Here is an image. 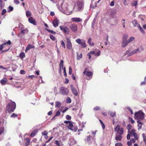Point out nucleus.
Returning <instances> with one entry per match:
<instances>
[{
    "instance_id": "obj_1",
    "label": "nucleus",
    "mask_w": 146,
    "mask_h": 146,
    "mask_svg": "<svg viewBox=\"0 0 146 146\" xmlns=\"http://www.w3.org/2000/svg\"><path fill=\"white\" fill-rule=\"evenodd\" d=\"M59 8L62 12L66 15H69L72 13V9H70L69 7L68 8V4L66 3L62 4Z\"/></svg>"
},
{
    "instance_id": "obj_2",
    "label": "nucleus",
    "mask_w": 146,
    "mask_h": 146,
    "mask_svg": "<svg viewBox=\"0 0 146 146\" xmlns=\"http://www.w3.org/2000/svg\"><path fill=\"white\" fill-rule=\"evenodd\" d=\"M16 105L15 103L13 102H12L9 103L6 107V109L9 112H13L16 108Z\"/></svg>"
},
{
    "instance_id": "obj_3",
    "label": "nucleus",
    "mask_w": 146,
    "mask_h": 146,
    "mask_svg": "<svg viewBox=\"0 0 146 146\" xmlns=\"http://www.w3.org/2000/svg\"><path fill=\"white\" fill-rule=\"evenodd\" d=\"M76 4L78 11H81L83 9L84 7L83 0H77Z\"/></svg>"
},
{
    "instance_id": "obj_4",
    "label": "nucleus",
    "mask_w": 146,
    "mask_h": 146,
    "mask_svg": "<svg viewBox=\"0 0 146 146\" xmlns=\"http://www.w3.org/2000/svg\"><path fill=\"white\" fill-rule=\"evenodd\" d=\"M114 130L116 132V134L122 135L124 132V129L122 127H121L118 124L114 128Z\"/></svg>"
},
{
    "instance_id": "obj_5",
    "label": "nucleus",
    "mask_w": 146,
    "mask_h": 146,
    "mask_svg": "<svg viewBox=\"0 0 146 146\" xmlns=\"http://www.w3.org/2000/svg\"><path fill=\"white\" fill-rule=\"evenodd\" d=\"M144 113L141 111L136 112L135 114V117L137 120H142L144 118Z\"/></svg>"
},
{
    "instance_id": "obj_6",
    "label": "nucleus",
    "mask_w": 146,
    "mask_h": 146,
    "mask_svg": "<svg viewBox=\"0 0 146 146\" xmlns=\"http://www.w3.org/2000/svg\"><path fill=\"white\" fill-rule=\"evenodd\" d=\"M68 92L69 91L66 87H62L60 89V92L63 95H66Z\"/></svg>"
},
{
    "instance_id": "obj_7",
    "label": "nucleus",
    "mask_w": 146,
    "mask_h": 146,
    "mask_svg": "<svg viewBox=\"0 0 146 146\" xmlns=\"http://www.w3.org/2000/svg\"><path fill=\"white\" fill-rule=\"evenodd\" d=\"M60 30L63 32L66 33L67 34H68L70 32V30L69 28L67 26L64 27L62 26H60L59 27Z\"/></svg>"
},
{
    "instance_id": "obj_8",
    "label": "nucleus",
    "mask_w": 146,
    "mask_h": 146,
    "mask_svg": "<svg viewBox=\"0 0 146 146\" xmlns=\"http://www.w3.org/2000/svg\"><path fill=\"white\" fill-rule=\"evenodd\" d=\"M128 133L130 134L131 136H133V137L136 139H138L137 134L136 132V130L134 129H133L131 131H128Z\"/></svg>"
},
{
    "instance_id": "obj_9",
    "label": "nucleus",
    "mask_w": 146,
    "mask_h": 146,
    "mask_svg": "<svg viewBox=\"0 0 146 146\" xmlns=\"http://www.w3.org/2000/svg\"><path fill=\"white\" fill-rule=\"evenodd\" d=\"M66 45L68 48L70 50L72 49V44L70 38L67 37H66Z\"/></svg>"
},
{
    "instance_id": "obj_10",
    "label": "nucleus",
    "mask_w": 146,
    "mask_h": 146,
    "mask_svg": "<svg viewBox=\"0 0 146 146\" xmlns=\"http://www.w3.org/2000/svg\"><path fill=\"white\" fill-rule=\"evenodd\" d=\"M100 51L98 49H96L92 51V54L94 55L96 57L100 56Z\"/></svg>"
},
{
    "instance_id": "obj_11",
    "label": "nucleus",
    "mask_w": 146,
    "mask_h": 146,
    "mask_svg": "<svg viewBox=\"0 0 146 146\" xmlns=\"http://www.w3.org/2000/svg\"><path fill=\"white\" fill-rule=\"evenodd\" d=\"M70 88L73 94L75 96H77L78 94V92L76 88L74 87L72 85H70Z\"/></svg>"
},
{
    "instance_id": "obj_12",
    "label": "nucleus",
    "mask_w": 146,
    "mask_h": 146,
    "mask_svg": "<svg viewBox=\"0 0 146 146\" xmlns=\"http://www.w3.org/2000/svg\"><path fill=\"white\" fill-rule=\"evenodd\" d=\"M70 28L72 31L76 32L77 30V26L75 24H72L70 27Z\"/></svg>"
},
{
    "instance_id": "obj_13",
    "label": "nucleus",
    "mask_w": 146,
    "mask_h": 146,
    "mask_svg": "<svg viewBox=\"0 0 146 146\" xmlns=\"http://www.w3.org/2000/svg\"><path fill=\"white\" fill-rule=\"evenodd\" d=\"M89 69H90V68H86L83 72L84 74H86V76H90L91 75V72L88 71Z\"/></svg>"
},
{
    "instance_id": "obj_14",
    "label": "nucleus",
    "mask_w": 146,
    "mask_h": 146,
    "mask_svg": "<svg viewBox=\"0 0 146 146\" xmlns=\"http://www.w3.org/2000/svg\"><path fill=\"white\" fill-rule=\"evenodd\" d=\"M59 20L57 18L55 19L52 22V24L54 27H56L58 26Z\"/></svg>"
},
{
    "instance_id": "obj_15",
    "label": "nucleus",
    "mask_w": 146,
    "mask_h": 146,
    "mask_svg": "<svg viewBox=\"0 0 146 146\" xmlns=\"http://www.w3.org/2000/svg\"><path fill=\"white\" fill-rule=\"evenodd\" d=\"M32 48H35V46L34 45L31 44H28L25 50V52H27L30 49Z\"/></svg>"
},
{
    "instance_id": "obj_16",
    "label": "nucleus",
    "mask_w": 146,
    "mask_h": 146,
    "mask_svg": "<svg viewBox=\"0 0 146 146\" xmlns=\"http://www.w3.org/2000/svg\"><path fill=\"white\" fill-rule=\"evenodd\" d=\"M29 21V23L33 24V25H36L35 20L32 17H30L28 19Z\"/></svg>"
},
{
    "instance_id": "obj_17",
    "label": "nucleus",
    "mask_w": 146,
    "mask_h": 146,
    "mask_svg": "<svg viewBox=\"0 0 146 146\" xmlns=\"http://www.w3.org/2000/svg\"><path fill=\"white\" fill-rule=\"evenodd\" d=\"M11 42L10 40H9L7 42H6L5 43H3L2 44L0 45V51L2 50L3 48L4 47V45L5 44H7L9 45H10L11 44Z\"/></svg>"
},
{
    "instance_id": "obj_18",
    "label": "nucleus",
    "mask_w": 146,
    "mask_h": 146,
    "mask_svg": "<svg viewBox=\"0 0 146 146\" xmlns=\"http://www.w3.org/2000/svg\"><path fill=\"white\" fill-rule=\"evenodd\" d=\"M122 135L115 134V139L117 141H120L122 139Z\"/></svg>"
},
{
    "instance_id": "obj_19",
    "label": "nucleus",
    "mask_w": 146,
    "mask_h": 146,
    "mask_svg": "<svg viewBox=\"0 0 146 146\" xmlns=\"http://www.w3.org/2000/svg\"><path fill=\"white\" fill-rule=\"evenodd\" d=\"M72 21L75 22H80L82 21L80 18L74 17L71 19Z\"/></svg>"
},
{
    "instance_id": "obj_20",
    "label": "nucleus",
    "mask_w": 146,
    "mask_h": 146,
    "mask_svg": "<svg viewBox=\"0 0 146 146\" xmlns=\"http://www.w3.org/2000/svg\"><path fill=\"white\" fill-rule=\"evenodd\" d=\"M7 81V79L6 78H4L3 79H1L0 81V83L2 85L5 84Z\"/></svg>"
},
{
    "instance_id": "obj_21",
    "label": "nucleus",
    "mask_w": 146,
    "mask_h": 146,
    "mask_svg": "<svg viewBox=\"0 0 146 146\" xmlns=\"http://www.w3.org/2000/svg\"><path fill=\"white\" fill-rule=\"evenodd\" d=\"M128 43L127 41H122L121 46L122 47H125Z\"/></svg>"
},
{
    "instance_id": "obj_22",
    "label": "nucleus",
    "mask_w": 146,
    "mask_h": 146,
    "mask_svg": "<svg viewBox=\"0 0 146 146\" xmlns=\"http://www.w3.org/2000/svg\"><path fill=\"white\" fill-rule=\"evenodd\" d=\"M109 114L111 117H115L116 116L115 112L110 111L109 112Z\"/></svg>"
},
{
    "instance_id": "obj_23",
    "label": "nucleus",
    "mask_w": 146,
    "mask_h": 146,
    "mask_svg": "<svg viewBox=\"0 0 146 146\" xmlns=\"http://www.w3.org/2000/svg\"><path fill=\"white\" fill-rule=\"evenodd\" d=\"M143 50V48L141 47H140L138 48L136 50H135L136 53H139L141 52Z\"/></svg>"
},
{
    "instance_id": "obj_24",
    "label": "nucleus",
    "mask_w": 146,
    "mask_h": 146,
    "mask_svg": "<svg viewBox=\"0 0 146 146\" xmlns=\"http://www.w3.org/2000/svg\"><path fill=\"white\" fill-rule=\"evenodd\" d=\"M62 111V110L60 109L56 113L55 115L53 117V119L56 116H59L60 114V112Z\"/></svg>"
},
{
    "instance_id": "obj_25",
    "label": "nucleus",
    "mask_w": 146,
    "mask_h": 146,
    "mask_svg": "<svg viewBox=\"0 0 146 146\" xmlns=\"http://www.w3.org/2000/svg\"><path fill=\"white\" fill-rule=\"evenodd\" d=\"M55 143L56 144L57 146H62L63 145V144L61 141L59 142L58 140H55Z\"/></svg>"
},
{
    "instance_id": "obj_26",
    "label": "nucleus",
    "mask_w": 146,
    "mask_h": 146,
    "mask_svg": "<svg viewBox=\"0 0 146 146\" xmlns=\"http://www.w3.org/2000/svg\"><path fill=\"white\" fill-rule=\"evenodd\" d=\"M132 23L133 24L134 27L137 26L138 27V25H139L138 24L137 21L136 20H134L132 21Z\"/></svg>"
},
{
    "instance_id": "obj_27",
    "label": "nucleus",
    "mask_w": 146,
    "mask_h": 146,
    "mask_svg": "<svg viewBox=\"0 0 146 146\" xmlns=\"http://www.w3.org/2000/svg\"><path fill=\"white\" fill-rule=\"evenodd\" d=\"M128 35L126 34H124L122 37V41H127V40L128 38Z\"/></svg>"
},
{
    "instance_id": "obj_28",
    "label": "nucleus",
    "mask_w": 146,
    "mask_h": 146,
    "mask_svg": "<svg viewBox=\"0 0 146 146\" xmlns=\"http://www.w3.org/2000/svg\"><path fill=\"white\" fill-rule=\"evenodd\" d=\"M37 131V130H34L31 134L30 136L31 137H33L35 136L36 134Z\"/></svg>"
},
{
    "instance_id": "obj_29",
    "label": "nucleus",
    "mask_w": 146,
    "mask_h": 146,
    "mask_svg": "<svg viewBox=\"0 0 146 146\" xmlns=\"http://www.w3.org/2000/svg\"><path fill=\"white\" fill-rule=\"evenodd\" d=\"M61 105V103L58 102H55V107L56 108H59Z\"/></svg>"
},
{
    "instance_id": "obj_30",
    "label": "nucleus",
    "mask_w": 146,
    "mask_h": 146,
    "mask_svg": "<svg viewBox=\"0 0 146 146\" xmlns=\"http://www.w3.org/2000/svg\"><path fill=\"white\" fill-rule=\"evenodd\" d=\"M137 122L138 124L137 126L139 127L138 129H141L142 127V125L143 123L139 121V120L137 121Z\"/></svg>"
},
{
    "instance_id": "obj_31",
    "label": "nucleus",
    "mask_w": 146,
    "mask_h": 146,
    "mask_svg": "<svg viewBox=\"0 0 146 146\" xmlns=\"http://www.w3.org/2000/svg\"><path fill=\"white\" fill-rule=\"evenodd\" d=\"M77 54V59L78 60H80L82 57V54L81 53L80 55H79V54L78 53H76Z\"/></svg>"
},
{
    "instance_id": "obj_32",
    "label": "nucleus",
    "mask_w": 146,
    "mask_h": 146,
    "mask_svg": "<svg viewBox=\"0 0 146 146\" xmlns=\"http://www.w3.org/2000/svg\"><path fill=\"white\" fill-rule=\"evenodd\" d=\"M84 40L82 39L81 40L80 38H78L76 40V42L79 44H80L82 41H83Z\"/></svg>"
},
{
    "instance_id": "obj_33",
    "label": "nucleus",
    "mask_w": 146,
    "mask_h": 146,
    "mask_svg": "<svg viewBox=\"0 0 146 146\" xmlns=\"http://www.w3.org/2000/svg\"><path fill=\"white\" fill-rule=\"evenodd\" d=\"M63 61L62 60H61L60 61V64L59 65V67L60 69L61 70V68H63Z\"/></svg>"
},
{
    "instance_id": "obj_34",
    "label": "nucleus",
    "mask_w": 146,
    "mask_h": 146,
    "mask_svg": "<svg viewBox=\"0 0 146 146\" xmlns=\"http://www.w3.org/2000/svg\"><path fill=\"white\" fill-rule=\"evenodd\" d=\"M85 42H86L84 40L82 41L81 44H80L81 45L82 47L85 48L86 47V46Z\"/></svg>"
},
{
    "instance_id": "obj_35",
    "label": "nucleus",
    "mask_w": 146,
    "mask_h": 146,
    "mask_svg": "<svg viewBox=\"0 0 146 146\" xmlns=\"http://www.w3.org/2000/svg\"><path fill=\"white\" fill-rule=\"evenodd\" d=\"M91 139V136L90 135L88 136L85 139V141L86 142H89L90 141Z\"/></svg>"
},
{
    "instance_id": "obj_36",
    "label": "nucleus",
    "mask_w": 146,
    "mask_h": 146,
    "mask_svg": "<svg viewBox=\"0 0 146 146\" xmlns=\"http://www.w3.org/2000/svg\"><path fill=\"white\" fill-rule=\"evenodd\" d=\"M70 140L71 141L70 143L72 144H73L76 143V141L73 138H71L70 139Z\"/></svg>"
},
{
    "instance_id": "obj_37",
    "label": "nucleus",
    "mask_w": 146,
    "mask_h": 146,
    "mask_svg": "<svg viewBox=\"0 0 146 146\" xmlns=\"http://www.w3.org/2000/svg\"><path fill=\"white\" fill-rule=\"evenodd\" d=\"M19 56L20 58L21 59H23L25 56V54L24 52L21 53L19 54Z\"/></svg>"
},
{
    "instance_id": "obj_38",
    "label": "nucleus",
    "mask_w": 146,
    "mask_h": 146,
    "mask_svg": "<svg viewBox=\"0 0 146 146\" xmlns=\"http://www.w3.org/2000/svg\"><path fill=\"white\" fill-rule=\"evenodd\" d=\"M138 28H139L140 31L143 34H144L145 33V31L139 25H138Z\"/></svg>"
},
{
    "instance_id": "obj_39",
    "label": "nucleus",
    "mask_w": 146,
    "mask_h": 146,
    "mask_svg": "<svg viewBox=\"0 0 146 146\" xmlns=\"http://www.w3.org/2000/svg\"><path fill=\"white\" fill-rule=\"evenodd\" d=\"M26 14L27 17H29L31 15V12L29 11H26Z\"/></svg>"
},
{
    "instance_id": "obj_40",
    "label": "nucleus",
    "mask_w": 146,
    "mask_h": 146,
    "mask_svg": "<svg viewBox=\"0 0 146 146\" xmlns=\"http://www.w3.org/2000/svg\"><path fill=\"white\" fill-rule=\"evenodd\" d=\"M68 127L69 129H70V130H73V129H72L73 127V125L72 123L70 122L69 124V125H68Z\"/></svg>"
},
{
    "instance_id": "obj_41",
    "label": "nucleus",
    "mask_w": 146,
    "mask_h": 146,
    "mask_svg": "<svg viewBox=\"0 0 146 146\" xmlns=\"http://www.w3.org/2000/svg\"><path fill=\"white\" fill-rule=\"evenodd\" d=\"M135 39V38L134 37H131L129 39L127 40V41L128 42V43H129L130 42H131L133 40H134Z\"/></svg>"
},
{
    "instance_id": "obj_42",
    "label": "nucleus",
    "mask_w": 146,
    "mask_h": 146,
    "mask_svg": "<svg viewBox=\"0 0 146 146\" xmlns=\"http://www.w3.org/2000/svg\"><path fill=\"white\" fill-rule=\"evenodd\" d=\"M132 126L130 124H128L127 125V129L128 131H130V130L131 129Z\"/></svg>"
},
{
    "instance_id": "obj_43",
    "label": "nucleus",
    "mask_w": 146,
    "mask_h": 146,
    "mask_svg": "<svg viewBox=\"0 0 146 146\" xmlns=\"http://www.w3.org/2000/svg\"><path fill=\"white\" fill-rule=\"evenodd\" d=\"M66 102L68 103H70L71 102V99L69 97L67 98L66 100Z\"/></svg>"
},
{
    "instance_id": "obj_44",
    "label": "nucleus",
    "mask_w": 146,
    "mask_h": 146,
    "mask_svg": "<svg viewBox=\"0 0 146 146\" xmlns=\"http://www.w3.org/2000/svg\"><path fill=\"white\" fill-rule=\"evenodd\" d=\"M142 136L144 141L146 143V136L144 133L142 134Z\"/></svg>"
},
{
    "instance_id": "obj_45",
    "label": "nucleus",
    "mask_w": 146,
    "mask_h": 146,
    "mask_svg": "<svg viewBox=\"0 0 146 146\" xmlns=\"http://www.w3.org/2000/svg\"><path fill=\"white\" fill-rule=\"evenodd\" d=\"M50 38L53 41L55 40L56 39L55 37L52 35H50Z\"/></svg>"
},
{
    "instance_id": "obj_46",
    "label": "nucleus",
    "mask_w": 146,
    "mask_h": 146,
    "mask_svg": "<svg viewBox=\"0 0 146 146\" xmlns=\"http://www.w3.org/2000/svg\"><path fill=\"white\" fill-rule=\"evenodd\" d=\"M135 54H136L135 52V50H134L130 52L128 54V56H129Z\"/></svg>"
},
{
    "instance_id": "obj_47",
    "label": "nucleus",
    "mask_w": 146,
    "mask_h": 146,
    "mask_svg": "<svg viewBox=\"0 0 146 146\" xmlns=\"http://www.w3.org/2000/svg\"><path fill=\"white\" fill-rule=\"evenodd\" d=\"M13 10V7L11 6H10L8 8V12H10L12 11Z\"/></svg>"
},
{
    "instance_id": "obj_48",
    "label": "nucleus",
    "mask_w": 146,
    "mask_h": 146,
    "mask_svg": "<svg viewBox=\"0 0 146 146\" xmlns=\"http://www.w3.org/2000/svg\"><path fill=\"white\" fill-rule=\"evenodd\" d=\"M17 116V115L16 114L14 113H12L11 115V117L15 118V117Z\"/></svg>"
},
{
    "instance_id": "obj_49",
    "label": "nucleus",
    "mask_w": 146,
    "mask_h": 146,
    "mask_svg": "<svg viewBox=\"0 0 146 146\" xmlns=\"http://www.w3.org/2000/svg\"><path fill=\"white\" fill-rule=\"evenodd\" d=\"M4 130V128L3 127H1L0 128V134H1L3 133Z\"/></svg>"
},
{
    "instance_id": "obj_50",
    "label": "nucleus",
    "mask_w": 146,
    "mask_h": 146,
    "mask_svg": "<svg viewBox=\"0 0 146 146\" xmlns=\"http://www.w3.org/2000/svg\"><path fill=\"white\" fill-rule=\"evenodd\" d=\"M69 73L70 75H71L72 74V70L71 67H69Z\"/></svg>"
},
{
    "instance_id": "obj_51",
    "label": "nucleus",
    "mask_w": 146,
    "mask_h": 146,
    "mask_svg": "<svg viewBox=\"0 0 146 146\" xmlns=\"http://www.w3.org/2000/svg\"><path fill=\"white\" fill-rule=\"evenodd\" d=\"M137 4V2L136 1H135L133 3H132V6H134L135 7L136 6Z\"/></svg>"
},
{
    "instance_id": "obj_52",
    "label": "nucleus",
    "mask_w": 146,
    "mask_h": 146,
    "mask_svg": "<svg viewBox=\"0 0 146 146\" xmlns=\"http://www.w3.org/2000/svg\"><path fill=\"white\" fill-rule=\"evenodd\" d=\"M42 135H48V133L46 131H45L42 132Z\"/></svg>"
},
{
    "instance_id": "obj_53",
    "label": "nucleus",
    "mask_w": 146,
    "mask_h": 146,
    "mask_svg": "<svg viewBox=\"0 0 146 146\" xmlns=\"http://www.w3.org/2000/svg\"><path fill=\"white\" fill-rule=\"evenodd\" d=\"M61 45L64 48H65V44L63 40L61 41Z\"/></svg>"
},
{
    "instance_id": "obj_54",
    "label": "nucleus",
    "mask_w": 146,
    "mask_h": 146,
    "mask_svg": "<svg viewBox=\"0 0 146 146\" xmlns=\"http://www.w3.org/2000/svg\"><path fill=\"white\" fill-rule=\"evenodd\" d=\"M71 118V117L69 115H67L66 116V119L67 120H70Z\"/></svg>"
},
{
    "instance_id": "obj_55",
    "label": "nucleus",
    "mask_w": 146,
    "mask_h": 146,
    "mask_svg": "<svg viewBox=\"0 0 146 146\" xmlns=\"http://www.w3.org/2000/svg\"><path fill=\"white\" fill-rule=\"evenodd\" d=\"M94 110L96 111L99 110H100V108L98 106H96L94 107Z\"/></svg>"
},
{
    "instance_id": "obj_56",
    "label": "nucleus",
    "mask_w": 146,
    "mask_h": 146,
    "mask_svg": "<svg viewBox=\"0 0 146 146\" xmlns=\"http://www.w3.org/2000/svg\"><path fill=\"white\" fill-rule=\"evenodd\" d=\"M127 109L131 113V114H132L133 113L132 110L131 109V108L129 107H127Z\"/></svg>"
},
{
    "instance_id": "obj_57",
    "label": "nucleus",
    "mask_w": 146,
    "mask_h": 146,
    "mask_svg": "<svg viewBox=\"0 0 146 146\" xmlns=\"http://www.w3.org/2000/svg\"><path fill=\"white\" fill-rule=\"evenodd\" d=\"M28 32V31L26 30H22L21 33H22L24 34L27 33Z\"/></svg>"
},
{
    "instance_id": "obj_58",
    "label": "nucleus",
    "mask_w": 146,
    "mask_h": 146,
    "mask_svg": "<svg viewBox=\"0 0 146 146\" xmlns=\"http://www.w3.org/2000/svg\"><path fill=\"white\" fill-rule=\"evenodd\" d=\"M47 30L48 31V32H50V33L53 34H56V32H55L54 31H53L52 30H49V29H47Z\"/></svg>"
},
{
    "instance_id": "obj_59",
    "label": "nucleus",
    "mask_w": 146,
    "mask_h": 146,
    "mask_svg": "<svg viewBox=\"0 0 146 146\" xmlns=\"http://www.w3.org/2000/svg\"><path fill=\"white\" fill-rule=\"evenodd\" d=\"M130 134L129 133H128L127 136V139L129 140L130 139Z\"/></svg>"
},
{
    "instance_id": "obj_60",
    "label": "nucleus",
    "mask_w": 146,
    "mask_h": 146,
    "mask_svg": "<svg viewBox=\"0 0 146 146\" xmlns=\"http://www.w3.org/2000/svg\"><path fill=\"white\" fill-rule=\"evenodd\" d=\"M113 20L114 21V24L116 25L117 23V19L116 18H113Z\"/></svg>"
},
{
    "instance_id": "obj_61",
    "label": "nucleus",
    "mask_w": 146,
    "mask_h": 146,
    "mask_svg": "<svg viewBox=\"0 0 146 146\" xmlns=\"http://www.w3.org/2000/svg\"><path fill=\"white\" fill-rule=\"evenodd\" d=\"M25 71L23 70H21L20 71V73L21 74H25Z\"/></svg>"
},
{
    "instance_id": "obj_62",
    "label": "nucleus",
    "mask_w": 146,
    "mask_h": 146,
    "mask_svg": "<svg viewBox=\"0 0 146 146\" xmlns=\"http://www.w3.org/2000/svg\"><path fill=\"white\" fill-rule=\"evenodd\" d=\"M6 10L5 9H3L2 11L1 14L3 15L6 13Z\"/></svg>"
},
{
    "instance_id": "obj_63",
    "label": "nucleus",
    "mask_w": 146,
    "mask_h": 146,
    "mask_svg": "<svg viewBox=\"0 0 146 146\" xmlns=\"http://www.w3.org/2000/svg\"><path fill=\"white\" fill-rule=\"evenodd\" d=\"M115 146H122V145L120 143H116L115 144Z\"/></svg>"
},
{
    "instance_id": "obj_64",
    "label": "nucleus",
    "mask_w": 146,
    "mask_h": 146,
    "mask_svg": "<svg viewBox=\"0 0 146 146\" xmlns=\"http://www.w3.org/2000/svg\"><path fill=\"white\" fill-rule=\"evenodd\" d=\"M114 1H113L110 3V5L111 6H113L114 5Z\"/></svg>"
}]
</instances>
